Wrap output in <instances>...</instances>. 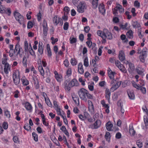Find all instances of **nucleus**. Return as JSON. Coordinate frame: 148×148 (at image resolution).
<instances>
[{"instance_id":"412c9836","label":"nucleus","mask_w":148,"mask_h":148,"mask_svg":"<svg viewBox=\"0 0 148 148\" xmlns=\"http://www.w3.org/2000/svg\"><path fill=\"white\" fill-rule=\"evenodd\" d=\"M99 12L102 14H104L105 12V9L104 5L103 4H100L99 6Z\"/></svg>"},{"instance_id":"e2e57ef3","label":"nucleus","mask_w":148,"mask_h":148,"mask_svg":"<svg viewBox=\"0 0 148 148\" xmlns=\"http://www.w3.org/2000/svg\"><path fill=\"white\" fill-rule=\"evenodd\" d=\"M34 85L35 88L36 89L39 88V82L38 81L34 82Z\"/></svg>"},{"instance_id":"4468645a","label":"nucleus","mask_w":148,"mask_h":148,"mask_svg":"<svg viewBox=\"0 0 148 148\" xmlns=\"http://www.w3.org/2000/svg\"><path fill=\"white\" fill-rule=\"evenodd\" d=\"M121 84V82L120 81L117 82L116 83L114 84L111 87L110 90L111 92H113L117 89L120 86Z\"/></svg>"},{"instance_id":"37998d69","label":"nucleus","mask_w":148,"mask_h":148,"mask_svg":"<svg viewBox=\"0 0 148 148\" xmlns=\"http://www.w3.org/2000/svg\"><path fill=\"white\" fill-rule=\"evenodd\" d=\"M5 115L6 117L9 118H10L11 115L10 113V112L7 109H6L4 110Z\"/></svg>"},{"instance_id":"39448f33","label":"nucleus","mask_w":148,"mask_h":148,"mask_svg":"<svg viewBox=\"0 0 148 148\" xmlns=\"http://www.w3.org/2000/svg\"><path fill=\"white\" fill-rule=\"evenodd\" d=\"M77 11L79 13H82L87 8L86 4L83 1L79 2L78 5L77 6Z\"/></svg>"},{"instance_id":"ddd939ff","label":"nucleus","mask_w":148,"mask_h":148,"mask_svg":"<svg viewBox=\"0 0 148 148\" xmlns=\"http://www.w3.org/2000/svg\"><path fill=\"white\" fill-rule=\"evenodd\" d=\"M55 74V77L57 81L60 83L62 80V77L61 75L58 74L56 71H55L54 72Z\"/></svg>"},{"instance_id":"20e7f679","label":"nucleus","mask_w":148,"mask_h":148,"mask_svg":"<svg viewBox=\"0 0 148 148\" xmlns=\"http://www.w3.org/2000/svg\"><path fill=\"white\" fill-rule=\"evenodd\" d=\"M12 77L14 82L16 85L18 84L20 82V73L18 70L13 71Z\"/></svg>"},{"instance_id":"e433bc0d","label":"nucleus","mask_w":148,"mask_h":148,"mask_svg":"<svg viewBox=\"0 0 148 148\" xmlns=\"http://www.w3.org/2000/svg\"><path fill=\"white\" fill-rule=\"evenodd\" d=\"M128 23H126L125 24L120 25V27L122 29H129V27H128Z\"/></svg>"},{"instance_id":"4be33fe9","label":"nucleus","mask_w":148,"mask_h":148,"mask_svg":"<svg viewBox=\"0 0 148 148\" xmlns=\"http://www.w3.org/2000/svg\"><path fill=\"white\" fill-rule=\"evenodd\" d=\"M72 69L71 68H68L66 71V75L64 76L65 79L71 76L72 75Z\"/></svg>"},{"instance_id":"f03ea898","label":"nucleus","mask_w":148,"mask_h":148,"mask_svg":"<svg viewBox=\"0 0 148 148\" xmlns=\"http://www.w3.org/2000/svg\"><path fill=\"white\" fill-rule=\"evenodd\" d=\"M97 33L98 36L101 37L103 39V42H106V39L110 40L112 38L111 33L107 29H104L103 31L98 30Z\"/></svg>"},{"instance_id":"c9c22d12","label":"nucleus","mask_w":148,"mask_h":148,"mask_svg":"<svg viewBox=\"0 0 148 148\" xmlns=\"http://www.w3.org/2000/svg\"><path fill=\"white\" fill-rule=\"evenodd\" d=\"M105 137L106 140L108 142H109L110 140V133L108 132H106Z\"/></svg>"},{"instance_id":"bf43d9fd","label":"nucleus","mask_w":148,"mask_h":148,"mask_svg":"<svg viewBox=\"0 0 148 148\" xmlns=\"http://www.w3.org/2000/svg\"><path fill=\"white\" fill-rule=\"evenodd\" d=\"M20 46V45L18 43H17L15 46V48L14 50L16 53H17L18 51V49Z\"/></svg>"},{"instance_id":"4d7b16f0","label":"nucleus","mask_w":148,"mask_h":148,"mask_svg":"<svg viewBox=\"0 0 148 148\" xmlns=\"http://www.w3.org/2000/svg\"><path fill=\"white\" fill-rule=\"evenodd\" d=\"M136 143L138 146L139 148H141L143 146V144L141 141L140 140H137L136 142Z\"/></svg>"},{"instance_id":"052dcab7","label":"nucleus","mask_w":148,"mask_h":148,"mask_svg":"<svg viewBox=\"0 0 148 148\" xmlns=\"http://www.w3.org/2000/svg\"><path fill=\"white\" fill-rule=\"evenodd\" d=\"M71 63L72 65L73 66H75L76 64L77 63V62L75 59L72 58L71 59Z\"/></svg>"},{"instance_id":"6ab92c4d","label":"nucleus","mask_w":148,"mask_h":148,"mask_svg":"<svg viewBox=\"0 0 148 148\" xmlns=\"http://www.w3.org/2000/svg\"><path fill=\"white\" fill-rule=\"evenodd\" d=\"M108 73L110 79H114V72H113L110 68H108Z\"/></svg>"},{"instance_id":"5701e85b","label":"nucleus","mask_w":148,"mask_h":148,"mask_svg":"<svg viewBox=\"0 0 148 148\" xmlns=\"http://www.w3.org/2000/svg\"><path fill=\"white\" fill-rule=\"evenodd\" d=\"M89 115V114L87 113L84 112V115L82 114H80L79 115L78 117L81 120L83 121L86 119Z\"/></svg>"},{"instance_id":"2f4dec72","label":"nucleus","mask_w":148,"mask_h":148,"mask_svg":"<svg viewBox=\"0 0 148 148\" xmlns=\"http://www.w3.org/2000/svg\"><path fill=\"white\" fill-rule=\"evenodd\" d=\"M60 18L57 16H55L53 19V22L54 23L57 25L60 22Z\"/></svg>"},{"instance_id":"f3484780","label":"nucleus","mask_w":148,"mask_h":148,"mask_svg":"<svg viewBox=\"0 0 148 148\" xmlns=\"http://www.w3.org/2000/svg\"><path fill=\"white\" fill-rule=\"evenodd\" d=\"M127 93L129 98L131 99H134L135 98V96L132 90H127Z\"/></svg>"},{"instance_id":"8fccbe9b","label":"nucleus","mask_w":148,"mask_h":148,"mask_svg":"<svg viewBox=\"0 0 148 148\" xmlns=\"http://www.w3.org/2000/svg\"><path fill=\"white\" fill-rule=\"evenodd\" d=\"M29 45L27 42V41H25L24 42V48L25 51H27V49H29Z\"/></svg>"},{"instance_id":"6e6552de","label":"nucleus","mask_w":148,"mask_h":148,"mask_svg":"<svg viewBox=\"0 0 148 148\" xmlns=\"http://www.w3.org/2000/svg\"><path fill=\"white\" fill-rule=\"evenodd\" d=\"M132 84L134 87L138 90H140L143 93L145 94L146 93V90L145 87L140 86L139 84H136L134 81L132 82Z\"/></svg>"},{"instance_id":"6e6d98bb","label":"nucleus","mask_w":148,"mask_h":148,"mask_svg":"<svg viewBox=\"0 0 148 148\" xmlns=\"http://www.w3.org/2000/svg\"><path fill=\"white\" fill-rule=\"evenodd\" d=\"M11 11L10 9V8H5V11L4 13H6L8 14V16H10L11 14Z\"/></svg>"},{"instance_id":"dca6fc26","label":"nucleus","mask_w":148,"mask_h":148,"mask_svg":"<svg viewBox=\"0 0 148 148\" xmlns=\"http://www.w3.org/2000/svg\"><path fill=\"white\" fill-rule=\"evenodd\" d=\"M21 79L23 86H26L29 84V81L27 79L25 76H23Z\"/></svg>"},{"instance_id":"4c0bfd02","label":"nucleus","mask_w":148,"mask_h":148,"mask_svg":"<svg viewBox=\"0 0 148 148\" xmlns=\"http://www.w3.org/2000/svg\"><path fill=\"white\" fill-rule=\"evenodd\" d=\"M28 51L30 55H31L32 56H33L34 57H35L36 55L35 52L34 51H33L32 48H31V49H27V51Z\"/></svg>"},{"instance_id":"a878e982","label":"nucleus","mask_w":148,"mask_h":148,"mask_svg":"<svg viewBox=\"0 0 148 148\" xmlns=\"http://www.w3.org/2000/svg\"><path fill=\"white\" fill-rule=\"evenodd\" d=\"M136 71L138 74L141 75L144 72V69L140 66H138L137 68Z\"/></svg>"},{"instance_id":"f8f14e48","label":"nucleus","mask_w":148,"mask_h":148,"mask_svg":"<svg viewBox=\"0 0 148 148\" xmlns=\"http://www.w3.org/2000/svg\"><path fill=\"white\" fill-rule=\"evenodd\" d=\"M9 54L10 57L12 60H15L17 58L18 56L14 50L9 51Z\"/></svg>"},{"instance_id":"09e8293b","label":"nucleus","mask_w":148,"mask_h":148,"mask_svg":"<svg viewBox=\"0 0 148 148\" xmlns=\"http://www.w3.org/2000/svg\"><path fill=\"white\" fill-rule=\"evenodd\" d=\"M69 40L70 41V43L71 44H73L75 43L77 41V39L75 38L72 37H71Z\"/></svg>"},{"instance_id":"13d9d810","label":"nucleus","mask_w":148,"mask_h":148,"mask_svg":"<svg viewBox=\"0 0 148 148\" xmlns=\"http://www.w3.org/2000/svg\"><path fill=\"white\" fill-rule=\"evenodd\" d=\"M33 23L32 22L29 21L27 23V27L28 29L32 28L33 26Z\"/></svg>"},{"instance_id":"9b49d317","label":"nucleus","mask_w":148,"mask_h":148,"mask_svg":"<svg viewBox=\"0 0 148 148\" xmlns=\"http://www.w3.org/2000/svg\"><path fill=\"white\" fill-rule=\"evenodd\" d=\"M88 103L89 111L91 114H93L94 112V108L92 102L88 100Z\"/></svg>"},{"instance_id":"bb28decb","label":"nucleus","mask_w":148,"mask_h":148,"mask_svg":"<svg viewBox=\"0 0 148 148\" xmlns=\"http://www.w3.org/2000/svg\"><path fill=\"white\" fill-rule=\"evenodd\" d=\"M25 108L28 111L31 110L32 109V106L28 102L25 103Z\"/></svg>"},{"instance_id":"0e129e2a","label":"nucleus","mask_w":148,"mask_h":148,"mask_svg":"<svg viewBox=\"0 0 148 148\" xmlns=\"http://www.w3.org/2000/svg\"><path fill=\"white\" fill-rule=\"evenodd\" d=\"M51 40L52 41L51 43L53 45H54L55 42H57L58 40V38H54L53 37H51Z\"/></svg>"},{"instance_id":"2eb2a0df","label":"nucleus","mask_w":148,"mask_h":148,"mask_svg":"<svg viewBox=\"0 0 148 148\" xmlns=\"http://www.w3.org/2000/svg\"><path fill=\"white\" fill-rule=\"evenodd\" d=\"M119 57L121 61H123L125 59L124 52L123 50H121L119 52Z\"/></svg>"},{"instance_id":"423d86ee","label":"nucleus","mask_w":148,"mask_h":148,"mask_svg":"<svg viewBox=\"0 0 148 148\" xmlns=\"http://www.w3.org/2000/svg\"><path fill=\"white\" fill-rule=\"evenodd\" d=\"M14 16L15 19L20 25H24V20L23 16L18 12L15 11L14 12Z\"/></svg>"},{"instance_id":"aec40b11","label":"nucleus","mask_w":148,"mask_h":148,"mask_svg":"<svg viewBox=\"0 0 148 148\" xmlns=\"http://www.w3.org/2000/svg\"><path fill=\"white\" fill-rule=\"evenodd\" d=\"M4 65V72L5 74H8L9 73V71L10 70V65L9 64H6Z\"/></svg>"},{"instance_id":"49530a36","label":"nucleus","mask_w":148,"mask_h":148,"mask_svg":"<svg viewBox=\"0 0 148 148\" xmlns=\"http://www.w3.org/2000/svg\"><path fill=\"white\" fill-rule=\"evenodd\" d=\"M121 38L125 43L128 42V40L126 38V36L124 34H122L121 36Z\"/></svg>"},{"instance_id":"b1692460","label":"nucleus","mask_w":148,"mask_h":148,"mask_svg":"<svg viewBox=\"0 0 148 148\" xmlns=\"http://www.w3.org/2000/svg\"><path fill=\"white\" fill-rule=\"evenodd\" d=\"M105 97L106 99L109 101L111 95V93L109 89L106 88L105 90Z\"/></svg>"},{"instance_id":"5fc2aeb1","label":"nucleus","mask_w":148,"mask_h":148,"mask_svg":"<svg viewBox=\"0 0 148 148\" xmlns=\"http://www.w3.org/2000/svg\"><path fill=\"white\" fill-rule=\"evenodd\" d=\"M146 57L142 56L140 55L139 57V58L141 62H144L145 61V59Z\"/></svg>"},{"instance_id":"864d4df0","label":"nucleus","mask_w":148,"mask_h":148,"mask_svg":"<svg viewBox=\"0 0 148 148\" xmlns=\"http://www.w3.org/2000/svg\"><path fill=\"white\" fill-rule=\"evenodd\" d=\"M64 10L65 14H67L70 11V8L67 6L65 7Z\"/></svg>"},{"instance_id":"f704fd0d","label":"nucleus","mask_w":148,"mask_h":148,"mask_svg":"<svg viewBox=\"0 0 148 148\" xmlns=\"http://www.w3.org/2000/svg\"><path fill=\"white\" fill-rule=\"evenodd\" d=\"M84 65L85 67H87L89 66V62L87 57H86L84 58Z\"/></svg>"},{"instance_id":"de8ad7c7","label":"nucleus","mask_w":148,"mask_h":148,"mask_svg":"<svg viewBox=\"0 0 148 148\" xmlns=\"http://www.w3.org/2000/svg\"><path fill=\"white\" fill-rule=\"evenodd\" d=\"M5 11V8L3 5L0 4V13L3 14Z\"/></svg>"},{"instance_id":"774afa93","label":"nucleus","mask_w":148,"mask_h":148,"mask_svg":"<svg viewBox=\"0 0 148 148\" xmlns=\"http://www.w3.org/2000/svg\"><path fill=\"white\" fill-rule=\"evenodd\" d=\"M72 98L73 100L75 102V103H77V101L79 99L78 97L74 95L72 96Z\"/></svg>"},{"instance_id":"1a4fd4ad","label":"nucleus","mask_w":148,"mask_h":148,"mask_svg":"<svg viewBox=\"0 0 148 148\" xmlns=\"http://www.w3.org/2000/svg\"><path fill=\"white\" fill-rule=\"evenodd\" d=\"M101 125V121L99 120H97L94 124L89 125L88 127L92 129H97Z\"/></svg>"},{"instance_id":"a211bd4d","label":"nucleus","mask_w":148,"mask_h":148,"mask_svg":"<svg viewBox=\"0 0 148 148\" xmlns=\"http://www.w3.org/2000/svg\"><path fill=\"white\" fill-rule=\"evenodd\" d=\"M78 71L79 73L81 74H82L84 73L83 66L82 62H80L78 64Z\"/></svg>"},{"instance_id":"a18cd8bd","label":"nucleus","mask_w":148,"mask_h":148,"mask_svg":"<svg viewBox=\"0 0 148 148\" xmlns=\"http://www.w3.org/2000/svg\"><path fill=\"white\" fill-rule=\"evenodd\" d=\"M24 129L27 131H29L31 129V127L30 126H29L28 123H27L25 124L23 127Z\"/></svg>"},{"instance_id":"0eeeda50","label":"nucleus","mask_w":148,"mask_h":148,"mask_svg":"<svg viewBox=\"0 0 148 148\" xmlns=\"http://www.w3.org/2000/svg\"><path fill=\"white\" fill-rule=\"evenodd\" d=\"M42 27L43 36L45 37L47 35L48 30L47 24L45 20H44L43 22L41 23L40 25V27Z\"/></svg>"},{"instance_id":"c85d7f7f","label":"nucleus","mask_w":148,"mask_h":148,"mask_svg":"<svg viewBox=\"0 0 148 148\" xmlns=\"http://www.w3.org/2000/svg\"><path fill=\"white\" fill-rule=\"evenodd\" d=\"M129 131L130 133L132 135H134L135 131L134 130L133 127L132 125H130L129 126Z\"/></svg>"},{"instance_id":"3c124183","label":"nucleus","mask_w":148,"mask_h":148,"mask_svg":"<svg viewBox=\"0 0 148 148\" xmlns=\"http://www.w3.org/2000/svg\"><path fill=\"white\" fill-rule=\"evenodd\" d=\"M69 26V24L68 22H65L63 25V29L65 30H68Z\"/></svg>"},{"instance_id":"7c9ffc66","label":"nucleus","mask_w":148,"mask_h":148,"mask_svg":"<svg viewBox=\"0 0 148 148\" xmlns=\"http://www.w3.org/2000/svg\"><path fill=\"white\" fill-rule=\"evenodd\" d=\"M14 97V98H17L20 96V92L18 90H16L13 92Z\"/></svg>"},{"instance_id":"7ed1b4c3","label":"nucleus","mask_w":148,"mask_h":148,"mask_svg":"<svg viewBox=\"0 0 148 148\" xmlns=\"http://www.w3.org/2000/svg\"><path fill=\"white\" fill-rule=\"evenodd\" d=\"M78 95L80 98L86 102L87 101V99H92V96L90 94L88 91L84 88H81L78 92Z\"/></svg>"},{"instance_id":"a19ab883","label":"nucleus","mask_w":148,"mask_h":148,"mask_svg":"<svg viewBox=\"0 0 148 148\" xmlns=\"http://www.w3.org/2000/svg\"><path fill=\"white\" fill-rule=\"evenodd\" d=\"M118 68L121 72L123 73H125L127 72L126 69L122 64L119 66Z\"/></svg>"},{"instance_id":"cd10ccee","label":"nucleus","mask_w":148,"mask_h":148,"mask_svg":"<svg viewBox=\"0 0 148 148\" xmlns=\"http://www.w3.org/2000/svg\"><path fill=\"white\" fill-rule=\"evenodd\" d=\"M38 51L40 54H42L43 52V46L42 42H39Z\"/></svg>"},{"instance_id":"338daca9","label":"nucleus","mask_w":148,"mask_h":148,"mask_svg":"<svg viewBox=\"0 0 148 148\" xmlns=\"http://www.w3.org/2000/svg\"><path fill=\"white\" fill-rule=\"evenodd\" d=\"M79 0H72V2L73 5L77 7L79 3Z\"/></svg>"},{"instance_id":"79ce46f5","label":"nucleus","mask_w":148,"mask_h":148,"mask_svg":"<svg viewBox=\"0 0 148 148\" xmlns=\"http://www.w3.org/2000/svg\"><path fill=\"white\" fill-rule=\"evenodd\" d=\"M127 36L129 38H133V32L132 30H130L127 32Z\"/></svg>"},{"instance_id":"473e14b6","label":"nucleus","mask_w":148,"mask_h":148,"mask_svg":"<svg viewBox=\"0 0 148 148\" xmlns=\"http://www.w3.org/2000/svg\"><path fill=\"white\" fill-rule=\"evenodd\" d=\"M18 50V51L16 53L17 55L18 56V55H19L20 57H22L23 53V51L22 48L20 46Z\"/></svg>"},{"instance_id":"603ef678","label":"nucleus","mask_w":148,"mask_h":148,"mask_svg":"<svg viewBox=\"0 0 148 148\" xmlns=\"http://www.w3.org/2000/svg\"><path fill=\"white\" fill-rule=\"evenodd\" d=\"M32 135L34 138V140L36 141H37L38 140V135L35 132H33L32 133Z\"/></svg>"},{"instance_id":"c756f323","label":"nucleus","mask_w":148,"mask_h":148,"mask_svg":"<svg viewBox=\"0 0 148 148\" xmlns=\"http://www.w3.org/2000/svg\"><path fill=\"white\" fill-rule=\"evenodd\" d=\"M99 0H93L92 2V8L94 9H96L98 7V3Z\"/></svg>"},{"instance_id":"393cba45","label":"nucleus","mask_w":148,"mask_h":148,"mask_svg":"<svg viewBox=\"0 0 148 148\" xmlns=\"http://www.w3.org/2000/svg\"><path fill=\"white\" fill-rule=\"evenodd\" d=\"M113 126V124L110 121L108 122L106 125V129L108 131L112 130Z\"/></svg>"},{"instance_id":"c03bdc74","label":"nucleus","mask_w":148,"mask_h":148,"mask_svg":"<svg viewBox=\"0 0 148 148\" xmlns=\"http://www.w3.org/2000/svg\"><path fill=\"white\" fill-rule=\"evenodd\" d=\"M147 54V49L146 48H144L142 49L141 55L146 57Z\"/></svg>"},{"instance_id":"69168bd1","label":"nucleus","mask_w":148,"mask_h":148,"mask_svg":"<svg viewBox=\"0 0 148 148\" xmlns=\"http://www.w3.org/2000/svg\"><path fill=\"white\" fill-rule=\"evenodd\" d=\"M78 80L81 83V84L82 86H84L85 85V80H83L82 78L80 77L79 79Z\"/></svg>"},{"instance_id":"f257e3e1","label":"nucleus","mask_w":148,"mask_h":148,"mask_svg":"<svg viewBox=\"0 0 148 148\" xmlns=\"http://www.w3.org/2000/svg\"><path fill=\"white\" fill-rule=\"evenodd\" d=\"M63 86L66 90L69 91L71 87L78 86L79 84L77 80L75 79H73L70 80L69 78L66 79L63 83Z\"/></svg>"},{"instance_id":"9d476101","label":"nucleus","mask_w":148,"mask_h":148,"mask_svg":"<svg viewBox=\"0 0 148 148\" xmlns=\"http://www.w3.org/2000/svg\"><path fill=\"white\" fill-rule=\"evenodd\" d=\"M41 60H40L39 59L38 61V69L39 71L40 72V74L43 77V78H44L45 71L44 70L41 65Z\"/></svg>"},{"instance_id":"ea45409f","label":"nucleus","mask_w":148,"mask_h":148,"mask_svg":"<svg viewBox=\"0 0 148 148\" xmlns=\"http://www.w3.org/2000/svg\"><path fill=\"white\" fill-rule=\"evenodd\" d=\"M44 97L45 99L46 103L47 106L50 107H51L52 105L48 97L47 98L45 97Z\"/></svg>"},{"instance_id":"58836bf2","label":"nucleus","mask_w":148,"mask_h":148,"mask_svg":"<svg viewBox=\"0 0 148 148\" xmlns=\"http://www.w3.org/2000/svg\"><path fill=\"white\" fill-rule=\"evenodd\" d=\"M132 25L134 28H138L140 27L139 23L136 21L133 22Z\"/></svg>"},{"instance_id":"72a5a7b5","label":"nucleus","mask_w":148,"mask_h":148,"mask_svg":"<svg viewBox=\"0 0 148 148\" xmlns=\"http://www.w3.org/2000/svg\"><path fill=\"white\" fill-rule=\"evenodd\" d=\"M47 49L48 53V56L49 57H51V51L50 48V46L49 44L47 45Z\"/></svg>"},{"instance_id":"680f3d73","label":"nucleus","mask_w":148,"mask_h":148,"mask_svg":"<svg viewBox=\"0 0 148 148\" xmlns=\"http://www.w3.org/2000/svg\"><path fill=\"white\" fill-rule=\"evenodd\" d=\"M8 59L7 57H4L2 58V63L3 64L5 65L6 64H8L7 62Z\"/></svg>"}]
</instances>
